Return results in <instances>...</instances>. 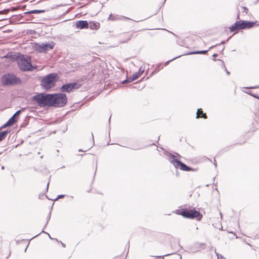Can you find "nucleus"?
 <instances>
[{
  "label": "nucleus",
  "instance_id": "1",
  "mask_svg": "<svg viewBox=\"0 0 259 259\" xmlns=\"http://www.w3.org/2000/svg\"><path fill=\"white\" fill-rule=\"evenodd\" d=\"M17 63L20 69L23 71L33 70L35 67L32 66L31 58L28 56L19 55L17 56Z\"/></svg>",
  "mask_w": 259,
  "mask_h": 259
},
{
  "label": "nucleus",
  "instance_id": "2",
  "mask_svg": "<svg viewBox=\"0 0 259 259\" xmlns=\"http://www.w3.org/2000/svg\"><path fill=\"white\" fill-rule=\"evenodd\" d=\"M32 98L40 107L52 106V94L41 93L34 96Z\"/></svg>",
  "mask_w": 259,
  "mask_h": 259
},
{
  "label": "nucleus",
  "instance_id": "3",
  "mask_svg": "<svg viewBox=\"0 0 259 259\" xmlns=\"http://www.w3.org/2000/svg\"><path fill=\"white\" fill-rule=\"evenodd\" d=\"M58 80L57 73H50L42 78L41 85L44 89L49 90L55 86V82Z\"/></svg>",
  "mask_w": 259,
  "mask_h": 259
},
{
  "label": "nucleus",
  "instance_id": "4",
  "mask_svg": "<svg viewBox=\"0 0 259 259\" xmlns=\"http://www.w3.org/2000/svg\"><path fill=\"white\" fill-rule=\"evenodd\" d=\"M67 102V98L65 94H52V106L62 107L66 104Z\"/></svg>",
  "mask_w": 259,
  "mask_h": 259
},
{
  "label": "nucleus",
  "instance_id": "5",
  "mask_svg": "<svg viewBox=\"0 0 259 259\" xmlns=\"http://www.w3.org/2000/svg\"><path fill=\"white\" fill-rule=\"evenodd\" d=\"M255 24V22H254L240 20L236 21L234 25L229 27V29L231 32L240 29H249L252 27Z\"/></svg>",
  "mask_w": 259,
  "mask_h": 259
},
{
  "label": "nucleus",
  "instance_id": "6",
  "mask_svg": "<svg viewBox=\"0 0 259 259\" xmlns=\"http://www.w3.org/2000/svg\"><path fill=\"white\" fill-rule=\"evenodd\" d=\"M2 82L4 85H13L20 84L21 80L14 74H7L2 76Z\"/></svg>",
  "mask_w": 259,
  "mask_h": 259
},
{
  "label": "nucleus",
  "instance_id": "7",
  "mask_svg": "<svg viewBox=\"0 0 259 259\" xmlns=\"http://www.w3.org/2000/svg\"><path fill=\"white\" fill-rule=\"evenodd\" d=\"M167 156L169 161L175 166V167H179L181 170L185 171H189L191 169L190 167L187 166L186 164L182 163L179 160H178L176 156L171 154H169Z\"/></svg>",
  "mask_w": 259,
  "mask_h": 259
},
{
  "label": "nucleus",
  "instance_id": "8",
  "mask_svg": "<svg viewBox=\"0 0 259 259\" xmlns=\"http://www.w3.org/2000/svg\"><path fill=\"white\" fill-rule=\"evenodd\" d=\"M184 218L189 219H196L200 220L201 218L200 212L195 209H185L180 213Z\"/></svg>",
  "mask_w": 259,
  "mask_h": 259
},
{
  "label": "nucleus",
  "instance_id": "9",
  "mask_svg": "<svg viewBox=\"0 0 259 259\" xmlns=\"http://www.w3.org/2000/svg\"><path fill=\"white\" fill-rule=\"evenodd\" d=\"M53 47H54V45H52V44H36L35 45V49L39 52H47L51 49H52L53 48Z\"/></svg>",
  "mask_w": 259,
  "mask_h": 259
},
{
  "label": "nucleus",
  "instance_id": "10",
  "mask_svg": "<svg viewBox=\"0 0 259 259\" xmlns=\"http://www.w3.org/2000/svg\"><path fill=\"white\" fill-rule=\"evenodd\" d=\"M21 113V110H18L15 112V113L9 119L7 123L4 124L2 127H6L7 126H12L15 122H16L17 118Z\"/></svg>",
  "mask_w": 259,
  "mask_h": 259
},
{
  "label": "nucleus",
  "instance_id": "11",
  "mask_svg": "<svg viewBox=\"0 0 259 259\" xmlns=\"http://www.w3.org/2000/svg\"><path fill=\"white\" fill-rule=\"evenodd\" d=\"M76 85V83H67L63 84L60 89L62 92L69 93L75 89Z\"/></svg>",
  "mask_w": 259,
  "mask_h": 259
},
{
  "label": "nucleus",
  "instance_id": "12",
  "mask_svg": "<svg viewBox=\"0 0 259 259\" xmlns=\"http://www.w3.org/2000/svg\"><path fill=\"white\" fill-rule=\"evenodd\" d=\"M128 19H130V18L127 17L117 14H110L108 18V20L111 21H124L128 20Z\"/></svg>",
  "mask_w": 259,
  "mask_h": 259
},
{
  "label": "nucleus",
  "instance_id": "13",
  "mask_svg": "<svg viewBox=\"0 0 259 259\" xmlns=\"http://www.w3.org/2000/svg\"><path fill=\"white\" fill-rule=\"evenodd\" d=\"M76 27L80 29L87 28L89 27V23L85 20H79L76 22Z\"/></svg>",
  "mask_w": 259,
  "mask_h": 259
},
{
  "label": "nucleus",
  "instance_id": "14",
  "mask_svg": "<svg viewBox=\"0 0 259 259\" xmlns=\"http://www.w3.org/2000/svg\"><path fill=\"white\" fill-rule=\"evenodd\" d=\"M144 71V69L142 67L139 68V72L134 74L131 76V81H133L137 79Z\"/></svg>",
  "mask_w": 259,
  "mask_h": 259
},
{
  "label": "nucleus",
  "instance_id": "15",
  "mask_svg": "<svg viewBox=\"0 0 259 259\" xmlns=\"http://www.w3.org/2000/svg\"><path fill=\"white\" fill-rule=\"evenodd\" d=\"M89 27L92 30H96L100 27V23L97 22L91 21L89 23Z\"/></svg>",
  "mask_w": 259,
  "mask_h": 259
},
{
  "label": "nucleus",
  "instance_id": "16",
  "mask_svg": "<svg viewBox=\"0 0 259 259\" xmlns=\"http://www.w3.org/2000/svg\"><path fill=\"white\" fill-rule=\"evenodd\" d=\"M45 12L44 10H34L25 12V14L43 13Z\"/></svg>",
  "mask_w": 259,
  "mask_h": 259
},
{
  "label": "nucleus",
  "instance_id": "17",
  "mask_svg": "<svg viewBox=\"0 0 259 259\" xmlns=\"http://www.w3.org/2000/svg\"><path fill=\"white\" fill-rule=\"evenodd\" d=\"M8 133V131H4L0 133V141H2L5 138Z\"/></svg>",
  "mask_w": 259,
  "mask_h": 259
},
{
  "label": "nucleus",
  "instance_id": "18",
  "mask_svg": "<svg viewBox=\"0 0 259 259\" xmlns=\"http://www.w3.org/2000/svg\"><path fill=\"white\" fill-rule=\"evenodd\" d=\"M208 51H196V52H193L192 53H191V54H205Z\"/></svg>",
  "mask_w": 259,
  "mask_h": 259
},
{
  "label": "nucleus",
  "instance_id": "19",
  "mask_svg": "<svg viewBox=\"0 0 259 259\" xmlns=\"http://www.w3.org/2000/svg\"><path fill=\"white\" fill-rule=\"evenodd\" d=\"M201 111H202L201 110V109H198L197 112V118H199V117H200V115H202V113H201Z\"/></svg>",
  "mask_w": 259,
  "mask_h": 259
},
{
  "label": "nucleus",
  "instance_id": "20",
  "mask_svg": "<svg viewBox=\"0 0 259 259\" xmlns=\"http://www.w3.org/2000/svg\"><path fill=\"white\" fill-rule=\"evenodd\" d=\"M65 195H59L57 196V198H56L54 200L56 201V200H57L58 199H60V198H62L63 197H64Z\"/></svg>",
  "mask_w": 259,
  "mask_h": 259
},
{
  "label": "nucleus",
  "instance_id": "21",
  "mask_svg": "<svg viewBox=\"0 0 259 259\" xmlns=\"http://www.w3.org/2000/svg\"><path fill=\"white\" fill-rule=\"evenodd\" d=\"M216 254L218 257V259H226L223 255L218 253Z\"/></svg>",
  "mask_w": 259,
  "mask_h": 259
},
{
  "label": "nucleus",
  "instance_id": "22",
  "mask_svg": "<svg viewBox=\"0 0 259 259\" xmlns=\"http://www.w3.org/2000/svg\"><path fill=\"white\" fill-rule=\"evenodd\" d=\"M5 57L6 58H9V57H11V58H16V55H13V56L11 55L9 56V54H8L6 56H5Z\"/></svg>",
  "mask_w": 259,
  "mask_h": 259
},
{
  "label": "nucleus",
  "instance_id": "23",
  "mask_svg": "<svg viewBox=\"0 0 259 259\" xmlns=\"http://www.w3.org/2000/svg\"><path fill=\"white\" fill-rule=\"evenodd\" d=\"M129 82H130V81H129L128 79L126 78V79H125L122 81V83L124 84L125 83H127Z\"/></svg>",
  "mask_w": 259,
  "mask_h": 259
},
{
  "label": "nucleus",
  "instance_id": "24",
  "mask_svg": "<svg viewBox=\"0 0 259 259\" xmlns=\"http://www.w3.org/2000/svg\"><path fill=\"white\" fill-rule=\"evenodd\" d=\"M201 113H202V116L201 117L204 118H207V116H206V115L205 113H203V111H201Z\"/></svg>",
  "mask_w": 259,
  "mask_h": 259
},
{
  "label": "nucleus",
  "instance_id": "25",
  "mask_svg": "<svg viewBox=\"0 0 259 259\" xmlns=\"http://www.w3.org/2000/svg\"><path fill=\"white\" fill-rule=\"evenodd\" d=\"M50 218H51V212L49 213V215H48V220L47 221V223L46 224V226L47 225L49 220L50 219Z\"/></svg>",
  "mask_w": 259,
  "mask_h": 259
},
{
  "label": "nucleus",
  "instance_id": "26",
  "mask_svg": "<svg viewBox=\"0 0 259 259\" xmlns=\"http://www.w3.org/2000/svg\"><path fill=\"white\" fill-rule=\"evenodd\" d=\"M42 232V233H46V234H47L49 235V237H50L51 239H52V238L51 237V236H50V235H49V234H48L47 232H45V231H42V232Z\"/></svg>",
  "mask_w": 259,
  "mask_h": 259
},
{
  "label": "nucleus",
  "instance_id": "27",
  "mask_svg": "<svg viewBox=\"0 0 259 259\" xmlns=\"http://www.w3.org/2000/svg\"><path fill=\"white\" fill-rule=\"evenodd\" d=\"M249 94L250 95H251V94H250V93H249ZM252 96H253L254 97H255V98H257V99H259V97H257V96H254V95H252Z\"/></svg>",
  "mask_w": 259,
  "mask_h": 259
},
{
  "label": "nucleus",
  "instance_id": "28",
  "mask_svg": "<svg viewBox=\"0 0 259 259\" xmlns=\"http://www.w3.org/2000/svg\"><path fill=\"white\" fill-rule=\"evenodd\" d=\"M226 73L228 75H229L230 74V72L227 71L226 69Z\"/></svg>",
  "mask_w": 259,
  "mask_h": 259
},
{
  "label": "nucleus",
  "instance_id": "29",
  "mask_svg": "<svg viewBox=\"0 0 259 259\" xmlns=\"http://www.w3.org/2000/svg\"><path fill=\"white\" fill-rule=\"evenodd\" d=\"M62 245L64 247H65L66 246L65 244H64V243H62Z\"/></svg>",
  "mask_w": 259,
  "mask_h": 259
},
{
  "label": "nucleus",
  "instance_id": "30",
  "mask_svg": "<svg viewBox=\"0 0 259 259\" xmlns=\"http://www.w3.org/2000/svg\"><path fill=\"white\" fill-rule=\"evenodd\" d=\"M92 138H93V144H94V137H93V134H92Z\"/></svg>",
  "mask_w": 259,
  "mask_h": 259
},
{
  "label": "nucleus",
  "instance_id": "31",
  "mask_svg": "<svg viewBox=\"0 0 259 259\" xmlns=\"http://www.w3.org/2000/svg\"><path fill=\"white\" fill-rule=\"evenodd\" d=\"M217 56H218V55H217V54H213V57H217Z\"/></svg>",
  "mask_w": 259,
  "mask_h": 259
},
{
  "label": "nucleus",
  "instance_id": "32",
  "mask_svg": "<svg viewBox=\"0 0 259 259\" xmlns=\"http://www.w3.org/2000/svg\"><path fill=\"white\" fill-rule=\"evenodd\" d=\"M49 185V183H48V184H47V190L48 189Z\"/></svg>",
  "mask_w": 259,
  "mask_h": 259
},
{
  "label": "nucleus",
  "instance_id": "33",
  "mask_svg": "<svg viewBox=\"0 0 259 259\" xmlns=\"http://www.w3.org/2000/svg\"><path fill=\"white\" fill-rule=\"evenodd\" d=\"M2 169H4V166H2Z\"/></svg>",
  "mask_w": 259,
  "mask_h": 259
},
{
  "label": "nucleus",
  "instance_id": "34",
  "mask_svg": "<svg viewBox=\"0 0 259 259\" xmlns=\"http://www.w3.org/2000/svg\"><path fill=\"white\" fill-rule=\"evenodd\" d=\"M79 151H82V150L81 149H79Z\"/></svg>",
  "mask_w": 259,
  "mask_h": 259
},
{
  "label": "nucleus",
  "instance_id": "35",
  "mask_svg": "<svg viewBox=\"0 0 259 259\" xmlns=\"http://www.w3.org/2000/svg\"><path fill=\"white\" fill-rule=\"evenodd\" d=\"M214 164L215 166H217V164L215 163H214Z\"/></svg>",
  "mask_w": 259,
  "mask_h": 259
},
{
  "label": "nucleus",
  "instance_id": "36",
  "mask_svg": "<svg viewBox=\"0 0 259 259\" xmlns=\"http://www.w3.org/2000/svg\"><path fill=\"white\" fill-rule=\"evenodd\" d=\"M224 41H222V42H221V44H224Z\"/></svg>",
  "mask_w": 259,
  "mask_h": 259
}]
</instances>
